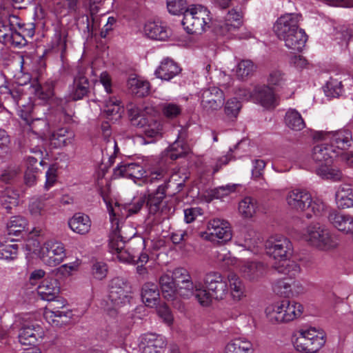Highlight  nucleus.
I'll return each mask as SVG.
<instances>
[{
	"mask_svg": "<svg viewBox=\"0 0 353 353\" xmlns=\"http://www.w3.org/2000/svg\"><path fill=\"white\" fill-rule=\"evenodd\" d=\"M165 196V187L163 185H159L155 192L148 194L146 197V205L150 214H155L159 210L160 205Z\"/></svg>",
	"mask_w": 353,
	"mask_h": 353,
	"instance_id": "32",
	"label": "nucleus"
},
{
	"mask_svg": "<svg viewBox=\"0 0 353 353\" xmlns=\"http://www.w3.org/2000/svg\"><path fill=\"white\" fill-rule=\"evenodd\" d=\"M17 244H1L0 245V259L12 260L17 256Z\"/></svg>",
	"mask_w": 353,
	"mask_h": 353,
	"instance_id": "51",
	"label": "nucleus"
},
{
	"mask_svg": "<svg viewBox=\"0 0 353 353\" xmlns=\"http://www.w3.org/2000/svg\"><path fill=\"white\" fill-rule=\"evenodd\" d=\"M224 353H252V344L246 339H235L226 345Z\"/></svg>",
	"mask_w": 353,
	"mask_h": 353,
	"instance_id": "34",
	"label": "nucleus"
},
{
	"mask_svg": "<svg viewBox=\"0 0 353 353\" xmlns=\"http://www.w3.org/2000/svg\"><path fill=\"white\" fill-rule=\"evenodd\" d=\"M225 100L223 92L217 87L205 89L201 94V105L208 113L221 108Z\"/></svg>",
	"mask_w": 353,
	"mask_h": 353,
	"instance_id": "14",
	"label": "nucleus"
},
{
	"mask_svg": "<svg viewBox=\"0 0 353 353\" xmlns=\"http://www.w3.org/2000/svg\"><path fill=\"white\" fill-rule=\"evenodd\" d=\"M303 312L301 304L285 299L265 310L268 320L272 323H287L300 316Z\"/></svg>",
	"mask_w": 353,
	"mask_h": 353,
	"instance_id": "7",
	"label": "nucleus"
},
{
	"mask_svg": "<svg viewBox=\"0 0 353 353\" xmlns=\"http://www.w3.org/2000/svg\"><path fill=\"white\" fill-rule=\"evenodd\" d=\"M327 219L330 223L339 231L345 234L353 233V216L344 214L336 210L329 212Z\"/></svg>",
	"mask_w": 353,
	"mask_h": 353,
	"instance_id": "18",
	"label": "nucleus"
},
{
	"mask_svg": "<svg viewBox=\"0 0 353 353\" xmlns=\"http://www.w3.org/2000/svg\"><path fill=\"white\" fill-rule=\"evenodd\" d=\"M90 92V81L81 72L74 77L70 90V97L74 101L82 99Z\"/></svg>",
	"mask_w": 353,
	"mask_h": 353,
	"instance_id": "19",
	"label": "nucleus"
},
{
	"mask_svg": "<svg viewBox=\"0 0 353 353\" xmlns=\"http://www.w3.org/2000/svg\"><path fill=\"white\" fill-rule=\"evenodd\" d=\"M241 17V14L236 10L232 9L229 11L225 16V21L218 26L220 34H225L238 29L242 23Z\"/></svg>",
	"mask_w": 353,
	"mask_h": 353,
	"instance_id": "25",
	"label": "nucleus"
},
{
	"mask_svg": "<svg viewBox=\"0 0 353 353\" xmlns=\"http://www.w3.org/2000/svg\"><path fill=\"white\" fill-rule=\"evenodd\" d=\"M56 81L52 79L48 80L39 88L36 89V95L41 99L48 100L54 94V88Z\"/></svg>",
	"mask_w": 353,
	"mask_h": 353,
	"instance_id": "46",
	"label": "nucleus"
},
{
	"mask_svg": "<svg viewBox=\"0 0 353 353\" xmlns=\"http://www.w3.org/2000/svg\"><path fill=\"white\" fill-rule=\"evenodd\" d=\"M44 316L46 319L51 321L54 325L61 326L70 321L72 313L68 309L54 312L45 311Z\"/></svg>",
	"mask_w": 353,
	"mask_h": 353,
	"instance_id": "35",
	"label": "nucleus"
},
{
	"mask_svg": "<svg viewBox=\"0 0 353 353\" xmlns=\"http://www.w3.org/2000/svg\"><path fill=\"white\" fill-rule=\"evenodd\" d=\"M185 220L187 223L194 221L196 218L202 214V209L200 208H191L184 210Z\"/></svg>",
	"mask_w": 353,
	"mask_h": 353,
	"instance_id": "59",
	"label": "nucleus"
},
{
	"mask_svg": "<svg viewBox=\"0 0 353 353\" xmlns=\"http://www.w3.org/2000/svg\"><path fill=\"white\" fill-rule=\"evenodd\" d=\"M41 252L43 261L50 266L60 264L66 256L63 244L52 240L44 243Z\"/></svg>",
	"mask_w": 353,
	"mask_h": 353,
	"instance_id": "13",
	"label": "nucleus"
},
{
	"mask_svg": "<svg viewBox=\"0 0 353 353\" xmlns=\"http://www.w3.org/2000/svg\"><path fill=\"white\" fill-rule=\"evenodd\" d=\"M181 68L172 59L165 58L154 72V75L163 81H170L181 72Z\"/></svg>",
	"mask_w": 353,
	"mask_h": 353,
	"instance_id": "20",
	"label": "nucleus"
},
{
	"mask_svg": "<svg viewBox=\"0 0 353 353\" xmlns=\"http://www.w3.org/2000/svg\"><path fill=\"white\" fill-rule=\"evenodd\" d=\"M203 283L205 289H199L196 292V299L201 305L208 306L212 299L221 301L228 296L229 289L227 281L220 272H207L204 276Z\"/></svg>",
	"mask_w": 353,
	"mask_h": 353,
	"instance_id": "4",
	"label": "nucleus"
},
{
	"mask_svg": "<svg viewBox=\"0 0 353 353\" xmlns=\"http://www.w3.org/2000/svg\"><path fill=\"white\" fill-rule=\"evenodd\" d=\"M116 228L110 234L109 248L113 254H117L121 261L145 264L149 259L148 254L141 251L144 248L143 238L126 236L123 234L122 226L116 221Z\"/></svg>",
	"mask_w": 353,
	"mask_h": 353,
	"instance_id": "1",
	"label": "nucleus"
},
{
	"mask_svg": "<svg viewBox=\"0 0 353 353\" xmlns=\"http://www.w3.org/2000/svg\"><path fill=\"white\" fill-rule=\"evenodd\" d=\"M12 28L0 23V42L8 44Z\"/></svg>",
	"mask_w": 353,
	"mask_h": 353,
	"instance_id": "61",
	"label": "nucleus"
},
{
	"mask_svg": "<svg viewBox=\"0 0 353 353\" xmlns=\"http://www.w3.org/2000/svg\"><path fill=\"white\" fill-rule=\"evenodd\" d=\"M283 81V74L279 70L272 71L268 79V83L272 85H281Z\"/></svg>",
	"mask_w": 353,
	"mask_h": 353,
	"instance_id": "58",
	"label": "nucleus"
},
{
	"mask_svg": "<svg viewBox=\"0 0 353 353\" xmlns=\"http://www.w3.org/2000/svg\"><path fill=\"white\" fill-rule=\"evenodd\" d=\"M188 239V234L186 231H176L172 232L170 236V239L174 244H180L183 241H186Z\"/></svg>",
	"mask_w": 353,
	"mask_h": 353,
	"instance_id": "64",
	"label": "nucleus"
},
{
	"mask_svg": "<svg viewBox=\"0 0 353 353\" xmlns=\"http://www.w3.org/2000/svg\"><path fill=\"white\" fill-rule=\"evenodd\" d=\"M104 113L107 118L115 120L121 117L123 112V107L121 105V102L116 98H110L105 101Z\"/></svg>",
	"mask_w": 353,
	"mask_h": 353,
	"instance_id": "38",
	"label": "nucleus"
},
{
	"mask_svg": "<svg viewBox=\"0 0 353 353\" xmlns=\"http://www.w3.org/2000/svg\"><path fill=\"white\" fill-rule=\"evenodd\" d=\"M241 107V103L236 97L232 98L228 100L225 105V114L230 119H235L237 117Z\"/></svg>",
	"mask_w": 353,
	"mask_h": 353,
	"instance_id": "49",
	"label": "nucleus"
},
{
	"mask_svg": "<svg viewBox=\"0 0 353 353\" xmlns=\"http://www.w3.org/2000/svg\"><path fill=\"white\" fill-rule=\"evenodd\" d=\"M27 42L26 37L21 34L19 30H12L8 44H11L15 47H21L26 46Z\"/></svg>",
	"mask_w": 353,
	"mask_h": 353,
	"instance_id": "54",
	"label": "nucleus"
},
{
	"mask_svg": "<svg viewBox=\"0 0 353 353\" xmlns=\"http://www.w3.org/2000/svg\"><path fill=\"white\" fill-rule=\"evenodd\" d=\"M241 186L239 183L228 184L225 186H219L215 189V192L221 194V196H227L231 192L236 191L237 188Z\"/></svg>",
	"mask_w": 353,
	"mask_h": 353,
	"instance_id": "57",
	"label": "nucleus"
},
{
	"mask_svg": "<svg viewBox=\"0 0 353 353\" xmlns=\"http://www.w3.org/2000/svg\"><path fill=\"white\" fill-rule=\"evenodd\" d=\"M145 170L138 163H123L114 169V176H137L143 175Z\"/></svg>",
	"mask_w": 353,
	"mask_h": 353,
	"instance_id": "31",
	"label": "nucleus"
},
{
	"mask_svg": "<svg viewBox=\"0 0 353 353\" xmlns=\"http://www.w3.org/2000/svg\"><path fill=\"white\" fill-rule=\"evenodd\" d=\"M256 67L253 62L250 60H242L237 65L236 75L237 77L243 80L245 78L252 76Z\"/></svg>",
	"mask_w": 353,
	"mask_h": 353,
	"instance_id": "45",
	"label": "nucleus"
},
{
	"mask_svg": "<svg viewBox=\"0 0 353 353\" xmlns=\"http://www.w3.org/2000/svg\"><path fill=\"white\" fill-rule=\"evenodd\" d=\"M265 162L262 159H256L254 161V168L252 170V176H263Z\"/></svg>",
	"mask_w": 353,
	"mask_h": 353,
	"instance_id": "62",
	"label": "nucleus"
},
{
	"mask_svg": "<svg viewBox=\"0 0 353 353\" xmlns=\"http://www.w3.org/2000/svg\"><path fill=\"white\" fill-rule=\"evenodd\" d=\"M10 94L14 101L17 103L20 112H21V117L24 119H28V117L31 114L33 110V105L30 103H28V105L20 104L19 102V93L17 92H10Z\"/></svg>",
	"mask_w": 353,
	"mask_h": 353,
	"instance_id": "53",
	"label": "nucleus"
},
{
	"mask_svg": "<svg viewBox=\"0 0 353 353\" xmlns=\"http://www.w3.org/2000/svg\"><path fill=\"white\" fill-rule=\"evenodd\" d=\"M171 277L176 285H178V283L181 284L192 279L189 272L183 268H176L174 269L172 272Z\"/></svg>",
	"mask_w": 353,
	"mask_h": 353,
	"instance_id": "52",
	"label": "nucleus"
},
{
	"mask_svg": "<svg viewBox=\"0 0 353 353\" xmlns=\"http://www.w3.org/2000/svg\"><path fill=\"white\" fill-rule=\"evenodd\" d=\"M323 90L326 96L330 97H338L342 92L341 81L332 77L327 82Z\"/></svg>",
	"mask_w": 353,
	"mask_h": 353,
	"instance_id": "48",
	"label": "nucleus"
},
{
	"mask_svg": "<svg viewBox=\"0 0 353 353\" xmlns=\"http://www.w3.org/2000/svg\"><path fill=\"white\" fill-rule=\"evenodd\" d=\"M163 113L166 117L172 119L181 113V108L176 104L167 103L163 108Z\"/></svg>",
	"mask_w": 353,
	"mask_h": 353,
	"instance_id": "56",
	"label": "nucleus"
},
{
	"mask_svg": "<svg viewBox=\"0 0 353 353\" xmlns=\"http://www.w3.org/2000/svg\"><path fill=\"white\" fill-rule=\"evenodd\" d=\"M330 137L331 145L334 148L344 150L349 145V142L351 139V132L349 130H341L334 132H318L314 135V139L322 140L325 139V137Z\"/></svg>",
	"mask_w": 353,
	"mask_h": 353,
	"instance_id": "17",
	"label": "nucleus"
},
{
	"mask_svg": "<svg viewBox=\"0 0 353 353\" xmlns=\"http://www.w3.org/2000/svg\"><path fill=\"white\" fill-rule=\"evenodd\" d=\"M288 281L291 280L287 278L276 280L272 287L274 292L285 297H288L290 295L292 294V285Z\"/></svg>",
	"mask_w": 353,
	"mask_h": 353,
	"instance_id": "47",
	"label": "nucleus"
},
{
	"mask_svg": "<svg viewBox=\"0 0 353 353\" xmlns=\"http://www.w3.org/2000/svg\"><path fill=\"white\" fill-rule=\"evenodd\" d=\"M256 203L251 197H245L239 205V212L245 218L252 217L256 212Z\"/></svg>",
	"mask_w": 353,
	"mask_h": 353,
	"instance_id": "44",
	"label": "nucleus"
},
{
	"mask_svg": "<svg viewBox=\"0 0 353 353\" xmlns=\"http://www.w3.org/2000/svg\"><path fill=\"white\" fill-rule=\"evenodd\" d=\"M139 347L142 353H163L166 342L162 336L146 333L141 336Z\"/></svg>",
	"mask_w": 353,
	"mask_h": 353,
	"instance_id": "16",
	"label": "nucleus"
},
{
	"mask_svg": "<svg viewBox=\"0 0 353 353\" xmlns=\"http://www.w3.org/2000/svg\"><path fill=\"white\" fill-rule=\"evenodd\" d=\"M74 134L68 128H61L53 132L50 137V145L54 148H62L71 144Z\"/></svg>",
	"mask_w": 353,
	"mask_h": 353,
	"instance_id": "27",
	"label": "nucleus"
},
{
	"mask_svg": "<svg viewBox=\"0 0 353 353\" xmlns=\"http://www.w3.org/2000/svg\"><path fill=\"white\" fill-rule=\"evenodd\" d=\"M211 20L209 10L199 5L184 12L181 23L188 33L201 34L210 28Z\"/></svg>",
	"mask_w": 353,
	"mask_h": 353,
	"instance_id": "8",
	"label": "nucleus"
},
{
	"mask_svg": "<svg viewBox=\"0 0 353 353\" xmlns=\"http://www.w3.org/2000/svg\"><path fill=\"white\" fill-rule=\"evenodd\" d=\"M60 290L58 281L56 279H46L39 285L37 292L43 300L52 301L57 298Z\"/></svg>",
	"mask_w": 353,
	"mask_h": 353,
	"instance_id": "23",
	"label": "nucleus"
},
{
	"mask_svg": "<svg viewBox=\"0 0 353 353\" xmlns=\"http://www.w3.org/2000/svg\"><path fill=\"white\" fill-rule=\"evenodd\" d=\"M286 201L288 205L292 209L303 212L307 210L305 216L312 217L310 212H321L324 210V205L321 202L312 203L311 194L305 190L294 189L288 192Z\"/></svg>",
	"mask_w": 353,
	"mask_h": 353,
	"instance_id": "10",
	"label": "nucleus"
},
{
	"mask_svg": "<svg viewBox=\"0 0 353 353\" xmlns=\"http://www.w3.org/2000/svg\"><path fill=\"white\" fill-rule=\"evenodd\" d=\"M193 283L192 280L190 279L183 283H178L176 285V294L183 299H190L194 296L196 297V290H199Z\"/></svg>",
	"mask_w": 353,
	"mask_h": 353,
	"instance_id": "43",
	"label": "nucleus"
},
{
	"mask_svg": "<svg viewBox=\"0 0 353 353\" xmlns=\"http://www.w3.org/2000/svg\"><path fill=\"white\" fill-rule=\"evenodd\" d=\"M336 156V150L333 145L327 143L315 145L312 150V158L321 163L317 169V174L324 176L329 174L330 176L342 175L341 171L336 165H331L332 159Z\"/></svg>",
	"mask_w": 353,
	"mask_h": 353,
	"instance_id": "9",
	"label": "nucleus"
},
{
	"mask_svg": "<svg viewBox=\"0 0 353 353\" xmlns=\"http://www.w3.org/2000/svg\"><path fill=\"white\" fill-rule=\"evenodd\" d=\"M228 280L230 282L231 295L236 301H239L243 296L244 285L239 277L234 272L228 275Z\"/></svg>",
	"mask_w": 353,
	"mask_h": 353,
	"instance_id": "40",
	"label": "nucleus"
},
{
	"mask_svg": "<svg viewBox=\"0 0 353 353\" xmlns=\"http://www.w3.org/2000/svg\"><path fill=\"white\" fill-rule=\"evenodd\" d=\"M325 335L321 334V337H316L314 339H303L297 337L294 346L299 351L305 353H315L319 351L325 343Z\"/></svg>",
	"mask_w": 353,
	"mask_h": 353,
	"instance_id": "22",
	"label": "nucleus"
},
{
	"mask_svg": "<svg viewBox=\"0 0 353 353\" xmlns=\"http://www.w3.org/2000/svg\"><path fill=\"white\" fill-rule=\"evenodd\" d=\"M159 285L161 289L163 297L169 301L172 296L176 295V285L168 274H163L159 279Z\"/></svg>",
	"mask_w": 353,
	"mask_h": 353,
	"instance_id": "39",
	"label": "nucleus"
},
{
	"mask_svg": "<svg viewBox=\"0 0 353 353\" xmlns=\"http://www.w3.org/2000/svg\"><path fill=\"white\" fill-rule=\"evenodd\" d=\"M44 335L43 327L37 321L26 322L23 324L19 334V342L23 345H34Z\"/></svg>",
	"mask_w": 353,
	"mask_h": 353,
	"instance_id": "15",
	"label": "nucleus"
},
{
	"mask_svg": "<svg viewBox=\"0 0 353 353\" xmlns=\"http://www.w3.org/2000/svg\"><path fill=\"white\" fill-rule=\"evenodd\" d=\"M19 194L17 190L7 188L0 197L1 207L8 213H12V210L19 204Z\"/></svg>",
	"mask_w": 353,
	"mask_h": 353,
	"instance_id": "33",
	"label": "nucleus"
},
{
	"mask_svg": "<svg viewBox=\"0 0 353 353\" xmlns=\"http://www.w3.org/2000/svg\"><path fill=\"white\" fill-rule=\"evenodd\" d=\"M28 225L27 220L21 216H14L10 218L7 223V231L9 235H18Z\"/></svg>",
	"mask_w": 353,
	"mask_h": 353,
	"instance_id": "41",
	"label": "nucleus"
},
{
	"mask_svg": "<svg viewBox=\"0 0 353 353\" xmlns=\"http://www.w3.org/2000/svg\"><path fill=\"white\" fill-rule=\"evenodd\" d=\"M285 125L292 130L300 131L305 127V123L301 114L294 109H290L285 116Z\"/></svg>",
	"mask_w": 353,
	"mask_h": 353,
	"instance_id": "37",
	"label": "nucleus"
},
{
	"mask_svg": "<svg viewBox=\"0 0 353 353\" xmlns=\"http://www.w3.org/2000/svg\"><path fill=\"white\" fill-rule=\"evenodd\" d=\"M70 228L76 233L85 234L90 229V220L88 215L77 213L68 221Z\"/></svg>",
	"mask_w": 353,
	"mask_h": 353,
	"instance_id": "30",
	"label": "nucleus"
},
{
	"mask_svg": "<svg viewBox=\"0 0 353 353\" xmlns=\"http://www.w3.org/2000/svg\"><path fill=\"white\" fill-rule=\"evenodd\" d=\"M301 15L287 13L281 16L274 25V32L278 39L285 43L290 50L301 52L305 46L307 36L304 30L299 28Z\"/></svg>",
	"mask_w": 353,
	"mask_h": 353,
	"instance_id": "2",
	"label": "nucleus"
},
{
	"mask_svg": "<svg viewBox=\"0 0 353 353\" xmlns=\"http://www.w3.org/2000/svg\"><path fill=\"white\" fill-rule=\"evenodd\" d=\"M254 99L263 107L275 106V97L273 90L268 85H257L254 88Z\"/></svg>",
	"mask_w": 353,
	"mask_h": 353,
	"instance_id": "29",
	"label": "nucleus"
},
{
	"mask_svg": "<svg viewBox=\"0 0 353 353\" xmlns=\"http://www.w3.org/2000/svg\"><path fill=\"white\" fill-rule=\"evenodd\" d=\"M92 274L99 280H101L106 276L107 266L103 262H95L92 265Z\"/></svg>",
	"mask_w": 353,
	"mask_h": 353,
	"instance_id": "55",
	"label": "nucleus"
},
{
	"mask_svg": "<svg viewBox=\"0 0 353 353\" xmlns=\"http://www.w3.org/2000/svg\"><path fill=\"white\" fill-rule=\"evenodd\" d=\"M265 246L266 253L275 260H279L272 265L275 272L289 274L290 276L300 272V266L290 261L293 253V246L289 239L283 235H275L267 240Z\"/></svg>",
	"mask_w": 353,
	"mask_h": 353,
	"instance_id": "3",
	"label": "nucleus"
},
{
	"mask_svg": "<svg viewBox=\"0 0 353 353\" xmlns=\"http://www.w3.org/2000/svg\"><path fill=\"white\" fill-rule=\"evenodd\" d=\"M45 203L41 199H37L29 205L30 211L32 214H40L44 210Z\"/></svg>",
	"mask_w": 353,
	"mask_h": 353,
	"instance_id": "63",
	"label": "nucleus"
},
{
	"mask_svg": "<svg viewBox=\"0 0 353 353\" xmlns=\"http://www.w3.org/2000/svg\"><path fill=\"white\" fill-rule=\"evenodd\" d=\"M243 276L250 281H257L265 273V267L261 262H248L241 268Z\"/></svg>",
	"mask_w": 353,
	"mask_h": 353,
	"instance_id": "26",
	"label": "nucleus"
},
{
	"mask_svg": "<svg viewBox=\"0 0 353 353\" xmlns=\"http://www.w3.org/2000/svg\"><path fill=\"white\" fill-rule=\"evenodd\" d=\"M50 302H51V303L46 308V311H61L60 309H64L65 305V300L59 296H57V298L55 299L50 301Z\"/></svg>",
	"mask_w": 353,
	"mask_h": 353,
	"instance_id": "60",
	"label": "nucleus"
},
{
	"mask_svg": "<svg viewBox=\"0 0 353 353\" xmlns=\"http://www.w3.org/2000/svg\"><path fill=\"white\" fill-rule=\"evenodd\" d=\"M205 234V239L218 243H226L232 236L228 222L219 219H214L208 222Z\"/></svg>",
	"mask_w": 353,
	"mask_h": 353,
	"instance_id": "12",
	"label": "nucleus"
},
{
	"mask_svg": "<svg viewBox=\"0 0 353 353\" xmlns=\"http://www.w3.org/2000/svg\"><path fill=\"white\" fill-rule=\"evenodd\" d=\"M97 185L98 186V190L99 192V194L107 205L108 210L110 214V221L112 223V230H113L114 228H116L115 222H119V219L116 217L114 209L109 199V195L111 190L110 181L108 180L106 178H97Z\"/></svg>",
	"mask_w": 353,
	"mask_h": 353,
	"instance_id": "21",
	"label": "nucleus"
},
{
	"mask_svg": "<svg viewBox=\"0 0 353 353\" xmlns=\"http://www.w3.org/2000/svg\"><path fill=\"white\" fill-rule=\"evenodd\" d=\"M306 239L313 246L325 250L334 249L339 243L336 235L331 234L319 223L307 227Z\"/></svg>",
	"mask_w": 353,
	"mask_h": 353,
	"instance_id": "11",
	"label": "nucleus"
},
{
	"mask_svg": "<svg viewBox=\"0 0 353 353\" xmlns=\"http://www.w3.org/2000/svg\"><path fill=\"white\" fill-rule=\"evenodd\" d=\"M146 36L154 40L165 41L170 35V30L157 21H148L144 26Z\"/></svg>",
	"mask_w": 353,
	"mask_h": 353,
	"instance_id": "24",
	"label": "nucleus"
},
{
	"mask_svg": "<svg viewBox=\"0 0 353 353\" xmlns=\"http://www.w3.org/2000/svg\"><path fill=\"white\" fill-rule=\"evenodd\" d=\"M188 152L187 145H182L179 141H175L170 146V150L158 162L157 167L149 168L150 174H157L158 176L170 175H185L187 174V168H168V160H176L179 158L184 157Z\"/></svg>",
	"mask_w": 353,
	"mask_h": 353,
	"instance_id": "6",
	"label": "nucleus"
},
{
	"mask_svg": "<svg viewBox=\"0 0 353 353\" xmlns=\"http://www.w3.org/2000/svg\"><path fill=\"white\" fill-rule=\"evenodd\" d=\"M167 8L172 14H183L190 8L187 7L186 0H168Z\"/></svg>",
	"mask_w": 353,
	"mask_h": 353,
	"instance_id": "50",
	"label": "nucleus"
},
{
	"mask_svg": "<svg viewBox=\"0 0 353 353\" xmlns=\"http://www.w3.org/2000/svg\"><path fill=\"white\" fill-rule=\"evenodd\" d=\"M128 86L134 94L139 97H144L149 93V83L140 81L137 78L129 79L128 81Z\"/></svg>",
	"mask_w": 353,
	"mask_h": 353,
	"instance_id": "42",
	"label": "nucleus"
},
{
	"mask_svg": "<svg viewBox=\"0 0 353 353\" xmlns=\"http://www.w3.org/2000/svg\"><path fill=\"white\" fill-rule=\"evenodd\" d=\"M132 299L130 283L121 277L112 279L108 285V295L105 301V310L116 312L130 303Z\"/></svg>",
	"mask_w": 353,
	"mask_h": 353,
	"instance_id": "5",
	"label": "nucleus"
},
{
	"mask_svg": "<svg viewBox=\"0 0 353 353\" xmlns=\"http://www.w3.org/2000/svg\"><path fill=\"white\" fill-rule=\"evenodd\" d=\"M128 116L131 124L137 128H143L148 124V119L145 117L144 112L133 103L127 105Z\"/></svg>",
	"mask_w": 353,
	"mask_h": 353,
	"instance_id": "36",
	"label": "nucleus"
},
{
	"mask_svg": "<svg viewBox=\"0 0 353 353\" xmlns=\"http://www.w3.org/2000/svg\"><path fill=\"white\" fill-rule=\"evenodd\" d=\"M159 290L157 285L153 283H146L141 288L143 302L149 307L157 306L159 303Z\"/></svg>",
	"mask_w": 353,
	"mask_h": 353,
	"instance_id": "28",
	"label": "nucleus"
}]
</instances>
